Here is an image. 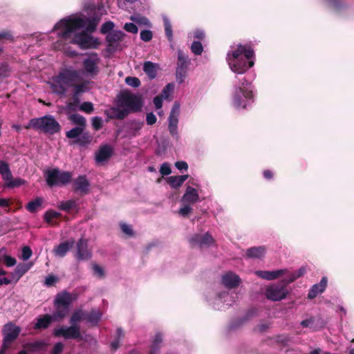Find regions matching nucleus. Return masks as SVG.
I'll list each match as a JSON object with an SVG mask.
<instances>
[{
	"label": "nucleus",
	"instance_id": "nucleus-23",
	"mask_svg": "<svg viewBox=\"0 0 354 354\" xmlns=\"http://www.w3.org/2000/svg\"><path fill=\"white\" fill-rule=\"evenodd\" d=\"M198 199L199 196L197 190L191 186H187L185 192L182 197V201L183 203L194 204L198 202Z\"/></svg>",
	"mask_w": 354,
	"mask_h": 354
},
{
	"label": "nucleus",
	"instance_id": "nucleus-44",
	"mask_svg": "<svg viewBox=\"0 0 354 354\" xmlns=\"http://www.w3.org/2000/svg\"><path fill=\"white\" fill-rule=\"evenodd\" d=\"M163 22H164L165 35L169 41H173V31H172V26H171V22L169 20V19L167 17L163 18Z\"/></svg>",
	"mask_w": 354,
	"mask_h": 354
},
{
	"label": "nucleus",
	"instance_id": "nucleus-1",
	"mask_svg": "<svg viewBox=\"0 0 354 354\" xmlns=\"http://www.w3.org/2000/svg\"><path fill=\"white\" fill-rule=\"evenodd\" d=\"M100 18L97 16L82 18L68 17L62 19L53 27V30H58L57 36L64 40L71 38V34L75 30L86 26V32L92 33L95 31Z\"/></svg>",
	"mask_w": 354,
	"mask_h": 354
},
{
	"label": "nucleus",
	"instance_id": "nucleus-18",
	"mask_svg": "<svg viewBox=\"0 0 354 354\" xmlns=\"http://www.w3.org/2000/svg\"><path fill=\"white\" fill-rule=\"evenodd\" d=\"M54 321L55 319L50 314L40 315L37 317L33 328L35 330H46L49 328Z\"/></svg>",
	"mask_w": 354,
	"mask_h": 354
},
{
	"label": "nucleus",
	"instance_id": "nucleus-32",
	"mask_svg": "<svg viewBox=\"0 0 354 354\" xmlns=\"http://www.w3.org/2000/svg\"><path fill=\"white\" fill-rule=\"evenodd\" d=\"M102 317L100 310L93 309L89 313H86L85 320L92 326H97Z\"/></svg>",
	"mask_w": 354,
	"mask_h": 354
},
{
	"label": "nucleus",
	"instance_id": "nucleus-63",
	"mask_svg": "<svg viewBox=\"0 0 354 354\" xmlns=\"http://www.w3.org/2000/svg\"><path fill=\"white\" fill-rule=\"evenodd\" d=\"M57 280L58 279L55 276H54L53 274H50L46 277L44 283L46 286L50 287V286H53L54 283L57 281Z\"/></svg>",
	"mask_w": 354,
	"mask_h": 354
},
{
	"label": "nucleus",
	"instance_id": "nucleus-36",
	"mask_svg": "<svg viewBox=\"0 0 354 354\" xmlns=\"http://www.w3.org/2000/svg\"><path fill=\"white\" fill-rule=\"evenodd\" d=\"M44 199L41 197H37L35 200L30 201L26 206V209L30 213H35L41 207Z\"/></svg>",
	"mask_w": 354,
	"mask_h": 354
},
{
	"label": "nucleus",
	"instance_id": "nucleus-15",
	"mask_svg": "<svg viewBox=\"0 0 354 354\" xmlns=\"http://www.w3.org/2000/svg\"><path fill=\"white\" fill-rule=\"evenodd\" d=\"M73 189L75 192H79L81 196L86 195L90 192V183L86 176H79L73 182Z\"/></svg>",
	"mask_w": 354,
	"mask_h": 354
},
{
	"label": "nucleus",
	"instance_id": "nucleus-58",
	"mask_svg": "<svg viewBox=\"0 0 354 354\" xmlns=\"http://www.w3.org/2000/svg\"><path fill=\"white\" fill-rule=\"evenodd\" d=\"M160 173L162 176L169 175L171 173L170 165L168 162H164L163 164H162L160 168Z\"/></svg>",
	"mask_w": 354,
	"mask_h": 354
},
{
	"label": "nucleus",
	"instance_id": "nucleus-47",
	"mask_svg": "<svg viewBox=\"0 0 354 354\" xmlns=\"http://www.w3.org/2000/svg\"><path fill=\"white\" fill-rule=\"evenodd\" d=\"M192 52L196 55H201L203 50V47L201 41H194L191 46Z\"/></svg>",
	"mask_w": 354,
	"mask_h": 354
},
{
	"label": "nucleus",
	"instance_id": "nucleus-61",
	"mask_svg": "<svg viewBox=\"0 0 354 354\" xmlns=\"http://www.w3.org/2000/svg\"><path fill=\"white\" fill-rule=\"evenodd\" d=\"M93 270L94 272V274L100 278H103L104 277V272L102 267L98 266L97 264H93Z\"/></svg>",
	"mask_w": 354,
	"mask_h": 354
},
{
	"label": "nucleus",
	"instance_id": "nucleus-56",
	"mask_svg": "<svg viewBox=\"0 0 354 354\" xmlns=\"http://www.w3.org/2000/svg\"><path fill=\"white\" fill-rule=\"evenodd\" d=\"M32 254V252L31 248L29 246H24L21 250V259L24 261H26L30 258Z\"/></svg>",
	"mask_w": 354,
	"mask_h": 354
},
{
	"label": "nucleus",
	"instance_id": "nucleus-30",
	"mask_svg": "<svg viewBox=\"0 0 354 354\" xmlns=\"http://www.w3.org/2000/svg\"><path fill=\"white\" fill-rule=\"evenodd\" d=\"M265 246L252 247L246 250V255L249 258L261 259L266 254Z\"/></svg>",
	"mask_w": 354,
	"mask_h": 354
},
{
	"label": "nucleus",
	"instance_id": "nucleus-31",
	"mask_svg": "<svg viewBox=\"0 0 354 354\" xmlns=\"http://www.w3.org/2000/svg\"><path fill=\"white\" fill-rule=\"evenodd\" d=\"M31 263H19L17 266L12 275L18 281L24 274H25L31 268Z\"/></svg>",
	"mask_w": 354,
	"mask_h": 354
},
{
	"label": "nucleus",
	"instance_id": "nucleus-42",
	"mask_svg": "<svg viewBox=\"0 0 354 354\" xmlns=\"http://www.w3.org/2000/svg\"><path fill=\"white\" fill-rule=\"evenodd\" d=\"M76 207V201L73 199L68 200L66 201H62L58 206L59 209L66 212H69L71 209L75 208Z\"/></svg>",
	"mask_w": 354,
	"mask_h": 354
},
{
	"label": "nucleus",
	"instance_id": "nucleus-55",
	"mask_svg": "<svg viewBox=\"0 0 354 354\" xmlns=\"http://www.w3.org/2000/svg\"><path fill=\"white\" fill-rule=\"evenodd\" d=\"M140 36L141 40L147 42L151 40L153 37V33L152 31L149 30H144L140 32Z\"/></svg>",
	"mask_w": 354,
	"mask_h": 354
},
{
	"label": "nucleus",
	"instance_id": "nucleus-13",
	"mask_svg": "<svg viewBox=\"0 0 354 354\" xmlns=\"http://www.w3.org/2000/svg\"><path fill=\"white\" fill-rule=\"evenodd\" d=\"M99 62L100 59L97 53H93L91 57L84 59L83 61V67L85 73L91 77L97 75L99 73L97 66Z\"/></svg>",
	"mask_w": 354,
	"mask_h": 354
},
{
	"label": "nucleus",
	"instance_id": "nucleus-59",
	"mask_svg": "<svg viewBox=\"0 0 354 354\" xmlns=\"http://www.w3.org/2000/svg\"><path fill=\"white\" fill-rule=\"evenodd\" d=\"M124 28L126 31L131 33H137L138 31V27L133 23H126Z\"/></svg>",
	"mask_w": 354,
	"mask_h": 354
},
{
	"label": "nucleus",
	"instance_id": "nucleus-4",
	"mask_svg": "<svg viewBox=\"0 0 354 354\" xmlns=\"http://www.w3.org/2000/svg\"><path fill=\"white\" fill-rule=\"evenodd\" d=\"M26 128L41 130L51 135L58 133L61 130L59 122L50 115L31 119Z\"/></svg>",
	"mask_w": 354,
	"mask_h": 354
},
{
	"label": "nucleus",
	"instance_id": "nucleus-21",
	"mask_svg": "<svg viewBox=\"0 0 354 354\" xmlns=\"http://www.w3.org/2000/svg\"><path fill=\"white\" fill-rule=\"evenodd\" d=\"M328 279L326 277H323L319 283L315 284L310 289L308 298L312 299L315 298L318 294L324 292L327 286Z\"/></svg>",
	"mask_w": 354,
	"mask_h": 354
},
{
	"label": "nucleus",
	"instance_id": "nucleus-17",
	"mask_svg": "<svg viewBox=\"0 0 354 354\" xmlns=\"http://www.w3.org/2000/svg\"><path fill=\"white\" fill-rule=\"evenodd\" d=\"M113 153V149L109 145L100 146L97 152L95 153V160L97 162H103L108 160Z\"/></svg>",
	"mask_w": 354,
	"mask_h": 354
},
{
	"label": "nucleus",
	"instance_id": "nucleus-16",
	"mask_svg": "<svg viewBox=\"0 0 354 354\" xmlns=\"http://www.w3.org/2000/svg\"><path fill=\"white\" fill-rule=\"evenodd\" d=\"M76 248V258L77 260H87L91 257V253L88 250V241L86 239H80L77 242Z\"/></svg>",
	"mask_w": 354,
	"mask_h": 354
},
{
	"label": "nucleus",
	"instance_id": "nucleus-50",
	"mask_svg": "<svg viewBox=\"0 0 354 354\" xmlns=\"http://www.w3.org/2000/svg\"><path fill=\"white\" fill-rule=\"evenodd\" d=\"M115 27V24L111 21H108L104 23L100 28V32L102 34H107L109 33L111 30H113Z\"/></svg>",
	"mask_w": 354,
	"mask_h": 354
},
{
	"label": "nucleus",
	"instance_id": "nucleus-39",
	"mask_svg": "<svg viewBox=\"0 0 354 354\" xmlns=\"http://www.w3.org/2000/svg\"><path fill=\"white\" fill-rule=\"evenodd\" d=\"M88 81H83L80 84H74L73 86V94L80 96V94L85 93L88 90Z\"/></svg>",
	"mask_w": 354,
	"mask_h": 354
},
{
	"label": "nucleus",
	"instance_id": "nucleus-22",
	"mask_svg": "<svg viewBox=\"0 0 354 354\" xmlns=\"http://www.w3.org/2000/svg\"><path fill=\"white\" fill-rule=\"evenodd\" d=\"M20 333V328L18 326H13L6 333L3 337V348H7L9 344L14 342L19 336Z\"/></svg>",
	"mask_w": 354,
	"mask_h": 354
},
{
	"label": "nucleus",
	"instance_id": "nucleus-8",
	"mask_svg": "<svg viewBox=\"0 0 354 354\" xmlns=\"http://www.w3.org/2000/svg\"><path fill=\"white\" fill-rule=\"evenodd\" d=\"M190 60L182 50H178V62L176 71V77L178 83H183L187 76Z\"/></svg>",
	"mask_w": 354,
	"mask_h": 354
},
{
	"label": "nucleus",
	"instance_id": "nucleus-14",
	"mask_svg": "<svg viewBox=\"0 0 354 354\" xmlns=\"http://www.w3.org/2000/svg\"><path fill=\"white\" fill-rule=\"evenodd\" d=\"M282 282L283 283L282 286H274L268 288L266 291L268 299L272 301H280L286 297L288 290L286 288V286L287 284H285L283 280Z\"/></svg>",
	"mask_w": 354,
	"mask_h": 354
},
{
	"label": "nucleus",
	"instance_id": "nucleus-51",
	"mask_svg": "<svg viewBox=\"0 0 354 354\" xmlns=\"http://www.w3.org/2000/svg\"><path fill=\"white\" fill-rule=\"evenodd\" d=\"M125 82L129 86L134 88L139 87L141 84L140 80L136 77H127L125 78Z\"/></svg>",
	"mask_w": 354,
	"mask_h": 354
},
{
	"label": "nucleus",
	"instance_id": "nucleus-43",
	"mask_svg": "<svg viewBox=\"0 0 354 354\" xmlns=\"http://www.w3.org/2000/svg\"><path fill=\"white\" fill-rule=\"evenodd\" d=\"M85 128L80 127H75L71 130L66 132V136L68 139H77L80 137V134L82 133L83 130Z\"/></svg>",
	"mask_w": 354,
	"mask_h": 354
},
{
	"label": "nucleus",
	"instance_id": "nucleus-48",
	"mask_svg": "<svg viewBox=\"0 0 354 354\" xmlns=\"http://www.w3.org/2000/svg\"><path fill=\"white\" fill-rule=\"evenodd\" d=\"M120 226L122 232L126 235H127L129 237H132L135 236V232L130 225L122 223H120Z\"/></svg>",
	"mask_w": 354,
	"mask_h": 354
},
{
	"label": "nucleus",
	"instance_id": "nucleus-27",
	"mask_svg": "<svg viewBox=\"0 0 354 354\" xmlns=\"http://www.w3.org/2000/svg\"><path fill=\"white\" fill-rule=\"evenodd\" d=\"M93 136L88 131L83 130L82 133L80 137L73 142V144L77 145L81 147H85L92 143Z\"/></svg>",
	"mask_w": 354,
	"mask_h": 354
},
{
	"label": "nucleus",
	"instance_id": "nucleus-2",
	"mask_svg": "<svg viewBox=\"0 0 354 354\" xmlns=\"http://www.w3.org/2000/svg\"><path fill=\"white\" fill-rule=\"evenodd\" d=\"M254 52L251 46L239 44L234 50L227 53L226 59L234 73L243 74L254 66Z\"/></svg>",
	"mask_w": 354,
	"mask_h": 354
},
{
	"label": "nucleus",
	"instance_id": "nucleus-62",
	"mask_svg": "<svg viewBox=\"0 0 354 354\" xmlns=\"http://www.w3.org/2000/svg\"><path fill=\"white\" fill-rule=\"evenodd\" d=\"M157 121V118L152 112L148 113L146 115V122L148 125H153Z\"/></svg>",
	"mask_w": 354,
	"mask_h": 354
},
{
	"label": "nucleus",
	"instance_id": "nucleus-37",
	"mask_svg": "<svg viewBox=\"0 0 354 354\" xmlns=\"http://www.w3.org/2000/svg\"><path fill=\"white\" fill-rule=\"evenodd\" d=\"M0 174L4 180H12V174L9 165L5 161H0Z\"/></svg>",
	"mask_w": 354,
	"mask_h": 354
},
{
	"label": "nucleus",
	"instance_id": "nucleus-28",
	"mask_svg": "<svg viewBox=\"0 0 354 354\" xmlns=\"http://www.w3.org/2000/svg\"><path fill=\"white\" fill-rule=\"evenodd\" d=\"M124 35L125 34L122 30H113L109 32L106 37L109 46L113 47L115 44L123 39Z\"/></svg>",
	"mask_w": 354,
	"mask_h": 354
},
{
	"label": "nucleus",
	"instance_id": "nucleus-9",
	"mask_svg": "<svg viewBox=\"0 0 354 354\" xmlns=\"http://www.w3.org/2000/svg\"><path fill=\"white\" fill-rule=\"evenodd\" d=\"M80 73L76 70H66L60 72L55 78V82L59 84H64L73 87L74 84L80 80Z\"/></svg>",
	"mask_w": 354,
	"mask_h": 354
},
{
	"label": "nucleus",
	"instance_id": "nucleus-53",
	"mask_svg": "<svg viewBox=\"0 0 354 354\" xmlns=\"http://www.w3.org/2000/svg\"><path fill=\"white\" fill-rule=\"evenodd\" d=\"M173 90H174V85L171 83L167 84L163 88L160 95L165 99H167L169 97L171 93L173 91Z\"/></svg>",
	"mask_w": 354,
	"mask_h": 354
},
{
	"label": "nucleus",
	"instance_id": "nucleus-19",
	"mask_svg": "<svg viewBox=\"0 0 354 354\" xmlns=\"http://www.w3.org/2000/svg\"><path fill=\"white\" fill-rule=\"evenodd\" d=\"M241 283L240 277L232 272H229L222 277V283L228 288H234L239 286Z\"/></svg>",
	"mask_w": 354,
	"mask_h": 354
},
{
	"label": "nucleus",
	"instance_id": "nucleus-64",
	"mask_svg": "<svg viewBox=\"0 0 354 354\" xmlns=\"http://www.w3.org/2000/svg\"><path fill=\"white\" fill-rule=\"evenodd\" d=\"M63 350L64 344L62 342H57L53 346L52 354H61Z\"/></svg>",
	"mask_w": 354,
	"mask_h": 354
},
{
	"label": "nucleus",
	"instance_id": "nucleus-46",
	"mask_svg": "<svg viewBox=\"0 0 354 354\" xmlns=\"http://www.w3.org/2000/svg\"><path fill=\"white\" fill-rule=\"evenodd\" d=\"M24 182H25V180L20 178H17L15 179H13V178H12V180H6L5 187H8V188L17 187H19L21 185H23L24 183Z\"/></svg>",
	"mask_w": 354,
	"mask_h": 354
},
{
	"label": "nucleus",
	"instance_id": "nucleus-10",
	"mask_svg": "<svg viewBox=\"0 0 354 354\" xmlns=\"http://www.w3.org/2000/svg\"><path fill=\"white\" fill-rule=\"evenodd\" d=\"M243 88H235L233 103L236 108L246 107V100H252L253 93L251 90H243Z\"/></svg>",
	"mask_w": 354,
	"mask_h": 354
},
{
	"label": "nucleus",
	"instance_id": "nucleus-45",
	"mask_svg": "<svg viewBox=\"0 0 354 354\" xmlns=\"http://www.w3.org/2000/svg\"><path fill=\"white\" fill-rule=\"evenodd\" d=\"M166 181L173 189H178L183 185L178 176H169L166 179Z\"/></svg>",
	"mask_w": 354,
	"mask_h": 354
},
{
	"label": "nucleus",
	"instance_id": "nucleus-38",
	"mask_svg": "<svg viewBox=\"0 0 354 354\" xmlns=\"http://www.w3.org/2000/svg\"><path fill=\"white\" fill-rule=\"evenodd\" d=\"M306 268L304 267H301L297 271H295V272L289 274L283 279L285 284H288V283H290L295 281L298 278L302 277L306 273Z\"/></svg>",
	"mask_w": 354,
	"mask_h": 354
},
{
	"label": "nucleus",
	"instance_id": "nucleus-11",
	"mask_svg": "<svg viewBox=\"0 0 354 354\" xmlns=\"http://www.w3.org/2000/svg\"><path fill=\"white\" fill-rule=\"evenodd\" d=\"M180 113V104L175 102L169 116V131L173 137L178 138V123Z\"/></svg>",
	"mask_w": 354,
	"mask_h": 354
},
{
	"label": "nucleus",
	"instance_id": "nucleus-29",
	"mask_svg": "<svg viewBox=\"0 0 354 354\" xmlns=\"http://www.w3.org/2000/svg\"><path fill=\"white\" fill-rule=\"evenodd\" d=\"M61 216V213L53 209H48L44 214V220L48 225L55 226L58 225V223L55 220L59 218Z\"/></svg>",
	"mask_w": 354,
	"mask_h": 354
},
{
	"label": "nucleus",
	"instance_id": "nucleus-49",
	"mask_svg": "<svg viewBox=\"0 0 354 354\" xmlns=\"http://www.w3.org/2000/svg\"><path fill=\"white\" fill-rule=\"evenodd\" d=\"M80 96L72 95V101L68 103L67 108L68 110L75 111L77 109V106L80 104Z\"/></svg>",
	"mask_w": 354,
	"mask_h": 354
},
{
	"label": "nucleus",
	"instance_id": "nucleus-60",
	"mask_svg": "<svg viewBox=\"0 0 354 354\" xmlns=\"http://www.w3.org/2000/svg\"><path fill=\"white\" fill-rule=\"evenodd\" d=\"M6 271L3 269H0V284L1 285H8L11 283V280L6 277Z\"/></svg>",
	"mask_w": 354,
	"mask_h": 354
},
{
	"label": "nucleus",
	"instance_id": "nucleus-3",
	"mask_svg": "<svg viewBox=\"0 0 354 354\" xmlns=\"http://www.w3.org/2000/svg\"><path fill=\"white\" fill-rule=\"evenodd\" d=\"M86 313L82 310L73 312L69 319L70 326H62L53 330V334L56 337H63L65 339L82 340L80 326L77 324L85 319Z\"/></svg>",
	"mask_w": 354,
	"mask_h": 354
},
{
	"label": "nucleus",
	"instance_id": "nucleus-35",
	"mask_svg": "<svg viewBox=\"0 0 354 354\" xmlns=\"http://www.w3.org/2000/svg\"><path fill=\"white\" fill-rule=\"evenodd\" d=\"M47 344L43 341H35L27 343L24 347L30 352H37L45 350Z\"/></svg>",
	"mask_w": 354,
	"mask_h": 354
},
{
	"label": "nucleus",
	"instance_id": "nucleus-33",
	"mask_svg": "<svg viewBox=\"0 0 354 354\" xmlns=\"http://www.w3.org/2000/svg\"><path fill=\"white\" fill-rule=\"evenodd\" d=\"M143 71L151 80L156 77V65L151 62L147 61L144 63Z\"/></svg>",
	"mask_w": 354,
	"mask_h": 354
},
{
	"label": "nucleus",
	"instance_id": "nucleus-52",
	"mask_svg": "<svg viewBox=\"0 0 354 354\" xmlns=\"http://www.w3.org/2000/svg\"><path fill=\"white\" fill-rule=\"evenodd\" d=\"M80 109L86 113L90 114L94 111V107L91 102H84L80 106Z\"/></svg>",
	"mask_w": 354,
	"mask_h": 354
},
{
	"label": "nucleus",
	"instance_id": "nucleus-25",
	"mask_svg": "<svg viewBox=\"0 0 354 354\" xmlns=\"http://www.w3.org/2000/svg\"><path fill=\"white\" fill-rule=\"evenodd\" d=\"M144 125L143 122L138 120H131L127 122L128 134L131 137H136L139 135V131Z\"/></svg>",
	"mask_w": 354,
	"mask_h": 354
},
{
	"label": "nucleus",
	"instance_id": "nucleus-5",
	"mask_svg": "<svg viewBox=\"0 0 354 354\" xmlns=\"http://www.w3.org/2000/svg\"><path fill=\"white\" fill-rule=\"evenodd\" d=\"M119 106H125L130 112H138L142 106V100L140 96L129 91H122L118 95Z\"/></svg>",
	"mask_w": 354,
	"mask_h": 354
},
{
	"label": "nucleus",
	"instance_id": "nucleus-34",
	"mask_svg": "<svg viewBox=\"0 0 354 354\" xmlns=\"http://www.w3.org/2000/svg\"><path fill=\"white\" fill-rule=\"evenodd\" d=\"M55 312L51 315L56 320L63 319L68 313L69 308L58 304H54Z\"/></svg>",
	"mask_w": 354,
	"mask_h": 354
},
{
	"label": "nucleus",
	"instance_id": "nucleus-26",
	"mask_svg": "<svg viewBox=\"0 0 354 354\" xmlns=\"http://www.w3.org/2000/svg\"><path fill=\"white\" fill-rule=\"evenodd\" d=\"M73 241L70 242L68 241L62 242L57 246L55 247L53 252L55 256L64 257L73 247Z\"/></svg>",
	"mask_w": 354,
	"mask_h": 354
},
{
	"label": "nucleus",
	"instance_id": "nucleus-6",
	"mask_svg": "<svg viewBox=\"0 0 354 354\" xmlns=\"http://www.w3.org/2000/svg\"><path fill=\"white\" fill-rule=\"evenodd\" d=\"M72 180V173L70 171H60L59 169H53L46 172V180L49 187L64 185Z\"/></svg>",
	"mask_w": 354,
	"mask_h": 354
},
{
	"label": "nucleus",
	"instance_id": "nucleus-24",
	"mask_svg": "<svg viewBox=\"0 0 354 354\" xmlns=\"http://www.w3.org/2000/svg\"><path fill=\"white\" fill-rule=\"evenodd\" d=\"M73 301L71 293L66 291L58 293L54 300V304H58L62 306L69 308L71 304Z\"/></svg>",
	"mask_w": 354,
	"mask_h": 354
},
{
	"label": "nucleus",
	"instance_id": "nucleus-7",
	"mask_svg": "<svg viewBox=\"0 0 354 354\" xmlns=\"http://www.w3.org/2000/svg\"><path fill=\"white\" fill-rule=\"evenodd\" d=\"M70 42L78 45L81 49L96 48L99 45L97 39L84 30L75 34Z\"/></svg>",
	"mask_w": 354,
	"mask_h": 354
},
{
	"label": "nucleus",
	"instance_id": "nucleus-12",
	"mask_svg": "<svg viewBox=\"0 0 354 354\" xmlns=\"http://www.w3.org/2000/svg\"><path fill=\"white\" fill-rule=\"evenodd\" d=\"M214 242V239L209 232L204 234H196L189 239V243L192 247L198 246L201 248L209 247Z\"/></svg>",
	"mask_w": 354,
	"mask_h": 354
},
{
	"label": "nucleus",
	"instance_id": "nucleus-54",
	"mask_svg": "<svg viewBox=\"0 0 354 354\" xmlns=\"http://www.w3.org/2000/svg\"><path fill=\"white\" fill-rule=\"evenodd\" d=\"M3 261L7 267L14 266L17 263L15 258L5 254H3Z\"/></svg>",
	"mask_w": 354,
	"mask_h": 354
},
{
	"label": "nucleus",
	"instance_id": "nucleus-41",
	"mask_svg": "<svg viewBox=\"0 0 354 354\" xmlns=\"http://www.w3.org/2000/svg\"><path fill=\"white\" fill-rule=\"evenodd\" d=\"M130 20L133 21V22L144 25L146 26H150L151 24L149 20L145 16L141 15L140 14H134L130 17Z\"/></svg>",
	"mask_w": 354,
	"mask_h": 354
},
{
	"label": "nucleus",
	"instance_id": "nucleus-57",
	"mask_svg": "<svg viewBox=\"0 0 354 354\" xmlns=\"http://www.w3.org/2000/svg\"><path fill=\"white\" fill-rule=\"evenodd\" d=\"M92 127L95 131H98L102 127V120L101 118L95 116L92 118Z\"/></svg>",
	"mask_w": 354,
	"mask_h": 354
},
{
	"label": "nucleus",
	"instance_id": "nucleus-40",
	"mask_svg": "<svg viewBox=\"0 0 354 354\" xmlns=\"http://www.w3.org/2000/svg\"><path fill=\"white\" fill-rule=\"evenodd\" d=\"M69 120L73 122V124L77 125V127L85 128L86 126V121L84 116L73 113L68 117Z\"/></svg>",
	"mask_w": 354,
	"mask_h": 354
},
{
	"label": "nucleus",
	"instance_id": "nucleus-20",
	"mask_svg": "<svg viewBox=\"0 0 354 354\" xmlns=\"http://www.w3.org/2000/svg\"><path fill=\"white\" fill-rule=\"evenodd\" d=\"M109 119L123 120L129 114V109H121L119 107H111L105 111Z\"/></svg>",
	"mask_w": 354,
	"mask_h": 354
}]
</instances>
